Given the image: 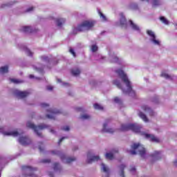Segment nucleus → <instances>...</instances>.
Wrapping results in <instances>:
<instances>
[{
  "mask_svg": "<svg viewBox=\"0 0 177 177\" xmlns=\"http://www.w3.org/2000/svg\"><path fill=\"white\" fill-rule=\"evenodd\" d=\"M160 75H161V77H163L164 78H166V80H172V77H171V75H168L165 72H162Z\"/></svg>",
  "mask_w": 177,
  "mask_h": 177,
  "instance_id": "31",
  "label": "nucleus"
},
{
  "mask_svg": "<svg viewBox=\"0 0 177 177\" xmlns=\"http://www.w3.org/2000/svg\"><path fill=\"white\" fill-rule=\"evenodd\" d=\"M58 82H62V80L60 79L57 80Z\"/></svg>",
  "mask_w": 177,
  "mask_h": 177,
  "instance_id": "60",
  "label": "nucleus"
},
{
  "mask_svg": "<svg viewBox=\"0 0 177 177\" xmlns=\"http://www.w3.org/2000/svg\"><path fill=\"white\" fill-rule=\"evenodd\" d=\"M113 85H115L119 89H122L123 92H125V91H124V88H122V85L121 84V82H120V80H113Z\"/></svg>",
  "mask_w": 177,
  "mask_h": 177,
  "instance_id": "21",
  "label": "nucleus"
},
{
  "mask_svg": "<svg viewBox=\"0 0 177 177\" xmlns=\"http://www.w3.org/2000/svg\"><path fill=\"white\" fill-rule=\"evenodd\" d=\"M9 72V67L8 66H2L0 68V73L1 74H6V73Z\"/></svg>",
  "mask_w": 177,
  "mask_h": 177,
  "instance_id": "24",
  "label": "nucleus"
},
{
  "mask_svg": "<svg viewBox=\"0 0 177 177\" xmlns=\"http://www.w3.org/2000/svg\"><path fill=\"white\" fill-rule=\"evenodd\" d=\"M74 151H75V150H78V148H76L75 149H73Z\"/></svg>",
  "mask_w": 177,
  "mask_h": 177,
  "instance_id": "62",
  "label": "nucleus"
},
{
  "mask_svg": "<svg viewBox=\"0 0 177 177\" xmlns=\"http://www.w3.org/2000/svg\"><path fill=\"white\" fill-rule=\"evenodd\" d=\"M26 126L28 128H30V129H33L35 133H37V136H42V134L38 132V127L35 126L34 123H32L31 122H28Z\"/></svg>",
  "mask_w": 177,
  "mask_h": 177,
  "instance_id": "10",
  "label": "nucleus"
},
{
  "mask_svg": "<svg viewBox=\"0 0 177 177\" xmlns=\"http://www.w3.org/2000/svg\"><path fill=\"white\" fill-rule=\"evenodd\" d=\"M80 118L82 120H88V118H91V116H89L87 114H85V115H82V116H80Z\"/></svg>",
  "mask_w": 177,
  "mask_h": 177,
  "instance_id": "40",
  "label": "nucleus"
},
{
  "mask_svg": "<svg viewBox=\"0 0 177 177\" xmlns=\"http://www.w3.org/2000/svg\"><path fill=\"white\" fill-rule=\"evenodd\" d=\"M91 50H92V52H97V46L93 45L91 46Z\"/></svg>",
  "mask_w": 177,
  "mask_h": 177,
  "instance_id": "41",
  "label": "nucleus"
},
{
  "mask_svg": "<svg viewBox=\"0 0 177 177\" xmlns=\"http://www.w3.org/2000/svg\"><path fill=\"white\" fill-rule=\"evenodd\" d=\"M24 50L26 52L28 56H32V53L27 48H24Z\"/></svg>",
  "mask_w": 177,
  "mask_h": 177,
  "instance_id": "39",
  "label": "nucleus"
},
{
  "mask_svg": "<svg viewBox=\"0 0 177 177\" xmlns=\"http://www.w3.org/2000/svg\"><path fill=\"white\" fill-rule=\"evenodd\" d=\"M129 23H130V26H131V28H133V30H135L136 31H139L140 30V28L138 26V25H136L135 23H133V21H132V20H130Z\"/></svg>",
  "mask_w": 177,
  "mask_h": 177,
  "instance_id": "22",
  "label": "nucleus"
},
{
  "mask_svg": "<svg viewBox=\"0 0 177 177\" xmlns=\"http://www.w3.org/2000/svg\"><path fill=\"white\" fill-rule=\"evenodd\" d=\"M66 85H68V83H66Z\"/></svg>",
  "mask_w": 177,
  "mask_h": 177,
  "instance_id": "64",
  "label": "nucleus"
},
{
  "mask_svg": "<svg viewBox=\"0 0 177 177\" xmlns=\"http://www.w3.org/2000/svg\"><path fill=\"white\" fill-rule=\"evenodd\" d=\"M21 170L24 176L35 177V171L37 168L32 167L31 166L24 165L21 167Z\"/></svg>",
  "mask_w": 177,
  "mask_h": 177,
  "instance_id": "5",
  "label": "nucleus"
},
{
  "mask_svg": "<svg viewBox=\"0 0 177 177\" xmlns=\"http://www.w3.org/2000/svg\"><path fill=\"white\" fill-rule=\"evenodd\" d=\"M102 171H104L106 175V177H109L110 176V171L109 169H108V167L106 166V165H104V163H102Z\"/></svg>",
  "mask_w": 177,
  "mask_h": 177,
  "instance_id": "17",
  "label": "nucleus"
},
{
  "mask_svg": "<svg viewBox=\"0 0 177 177\" xmlns=\"http://www.w3.org/2000/svg\"><path fill=\"white\" fill-rule=\"evenodd\" d=\"M151 156L153 160H155V161L161 160V152L155 151L153 153L151 154Z\"/></svg>",
  "mask_w": 177,
  "mask_h": 177,
  "instance_id": "16",
  "label": "nucleus"
},
{
  "mask_svg": "<svg viewBox=\"0 0 177 177\" xmlns=\"http://www.w3.org/2000/svg\"><path fill=\"white\" fill-rule=\"evenodd\" d=\"M30 93L28 91H17L15 95L17 97H19V99H24L25 97H27V96H29Z\"/></svg>",
  "mask_w": 177,
  "mask_h": 177,
  "instance_id": "13",
  "label": "nucleus"
},
{
  "mask_svg": "<svg viewBox=\"0 0 177 177\" xmlns=\"http://www.w3.org/2000/svg\"><path fill=\"white\" fill-rule=\"evenodd\" d=\"M41 162H42L43 164H49V162H50V159L41 160Z\"/></svg>",
  "mask_w": 177,
  "mask_h": 177,
  "instance_id": "42",
  "label": "nucleus"
},
{
  "mask_svg": "<svg viewBox=\"0 0 177 177\" xmlns=\"http://www.w3.org/2000/svg\"><path fill=\"white\" fill-rule=\"evenodd\" d=\"M19 142L23 146H27V145H30L31 143V140L27 136L20 137L19 139Z\"/></svg>",
  "mask_w": 177,
  "mask_h": 177,
  "instance_id": "11",
  "label": "nucleus"
},
{
  "mask_svg": "<svg viewBox=\"0 0 177 177\" xmlns=\"http://www.w3.org/2000/svg\"><path fill=\"white\" fill-rule=\"evenodd\" d=\"M39 151L42 152L44 151V147H41V146H39Z\"/></svg>",
  "mask_w": 177,
  "mask_h": 177,
  "instance_id": "53",
  "label": "nucleus"
},
{
  "mask_svg": "<svg viewBox=\"0 0 177 177\" xmlns=\"http://www.w3.org/2000/svg\"><path fill=\"white\" fill-rule=\"evenodd\" d=\"M142 109L143 111H145V113H149L151 117H153V115H154V111H152L151 108L147 106V105H143L142 106Z\"/></svg>",
  "mask_w": 177,
  "mask_h": 177,
  "instance_id": "15",
  "label": "nucleus"
},
{
  "mask_svg": "<svg viewBox=\"0 0 177 177\" xmlns=\"http://www.w3.org/2000/svg\"><path fill=\"white\" fill-rule=\"evenodd\" d=\"M147 34L151 37V41L155 45H160V41L156 39V35L154 34V32L151 30H147Z\"/></svg>",
  "mask_w": 177,
  "mask_h": 177,
  "instance_id": "12",
  "label": "nucleus"
},
{
  "mask_svg": "<svg viewBox=\"0 0 177 177\" xmlns=\"http://www.w3.org/2000/svg\"><path fill=\"white\" fill-rule=\"evenodd\" d=\"M76 110H77V111H82V108H77Z\"/></svg>",
  "mask_w": 177,
  "mask_h": 177,
  "instance_id": "55",
  "label": "nucleus"
},
{
  "mask_svg": "<svg viewBox=\"0 0 177 177\" xmlns=\"http://www.w3.org/2000/svg\"><path fill=\"white\" fill-rule=\"evenodd\" d=\"M21 31H22V32H34V30H32L30 26H24L21 29Z\"/></svg>",
  "mask_w": 177,
  "mask_h": 177,
  "instance_id": "20",
  "label": "nucleus"
},
{
  "mask_svg": "<svg viewBox=\"0 0 177 177\" xmlns=\"http://www.w3.org/2000/svg\"><path fill=\"white\" fill-rule=\"evenodd\" d=\"M41 109H45L46 107H49V104H45V103H41Z\"/></svg>",
  "mask_w": 177,
  "mask_h": 177,
  "instance_id": "44",
  "label": "nucleus"
},
{
  "mask_svg": "<svg viewBox=\"0 0 177 177\" xmlns=\"http://www.w3.org/2000/svg\"><path fill=\"white\" fill-rule=\"evenodd\" d=\"M107 124H104L102 132H106L107 133H114V130L113 129H106Z\"/></svg>",
  "mask_w": 177,
  "mask_h": 177,
  "instance_id": "18",
  "label": "nucleus"
},
{
  "mask_svg": "<svg viewBox=\"0 0 177 177\" xmlns=\"http://www.w3.org/2000/svg\"><path fill=\"white\" fill-rule=\"evenodd\" d=\"M142 1H147V2H149V0H141Z\"/></svg>",
  "mask_w": 177,
  "mask_h": 177,
  "instance_id": "61",
  "label": "nucleus"
},
{
  "mask_svg": "<svg viewBox=\"0 0 177 177\" xmlns=\"http://www.w3.org/2000/svg\"><path fill=\"white\" fill-rule=\"evenodd\" d=\"M51 153L54 156H59L62 161H64V160H66V164H70L71 162H73V161H75L77 160L75 158H71V157L67 158L64 155V153H63L60 151H52Z\"/></svg>",
  "mask_w": 177,
  "mask_h": 177,
  "instance_id": "6",
  "label": "nucleus"
},
{
  "mask_svg": "<svg viewBox=\"0 0 177 177\" xmlns=\"http://www.w3.org/2000/svg\"><path fill=\"white\" fill-rule=\"evenodd\" d=\"M95 21H84L77 26L76 30L79 31V32H82V31H88L91 30V28H93V27L95 26Z\"/></svg>",
  "mask_w": 177,
  "mask_h": 177,
  "instance_id": "3",
  "label": "nucleus"
},
{
  "mask_svg": "<svg viewBox=\"0 0 177 177\" xmlns=\"http://www.w3.org/2000/svg\"><path fill=\"white\" fill-rule=\"evenodd\" d=\"M120 131H133L136 133H139L140 132V126L135 124H122Z\"/></svg>",
  "mask_w": 177,
  "mask_h": 177,
  "instance_id": "4",
  "label": "nucleus"
},
{
  "mask_svg": "<svg viewBox=\"0 0 177 177\" xmlns=\"http://www.w3.org/2000/svg\"><path fill=\"white\" fill-rule=\"evenodd\" d=\"M47 89H48V91H53V87H52L50 86H47Z\"/></svg>",
  "mask_w": 177,
  "mask_h": 177,
  "instance_id": "52",
  "label": "nucleus"
},
{
  "mask_svg": "<svg viewBox=\"0 0 177 177\" xmlns=\"http://www.w3.org/2000/svg\"><path fill=\"white\" fill-rule=\"evenodd\" d=\"M130 172H136V168L135 167H131Z\"/></svg>",
  "mask_w": 177,
  "mask_h": 177,
  "instance_id": "49",
  "label": "nucleus"
},
{
  "mask_svg": "<svg viewBox=\"0 0 177 177\" xmlns=\"http://www.w3.org/2000/svg\"><path fill=\"white\" fill-rule=\"evenodd\" d=\"M93 106L95 110H103L104 109L103 106H102V105H100L99 104H95L93 105Z\"/></svg>",
  "mask_w": 177,
  "mask_h": 177,
  "instance_id": "34",
  "label": "nucleus"
},
{
  "mask_svg": "<svg viewBox=\"0 0 177 177\" xmlns=\"http://www.w3.org/2000/svg\"><path fill=\"white\" fill-rule=\"evenodd\" d=\"M48 113H50V115L48 114L46 115L47 118H49L50 120H55V115L56 114H60L62 112L59 110L56 109H48L47 110Z\"/></svg>",
  "mask_w": 177,
  "mask_h": 177,
  "instance_id": "8",
  "label": "nucleus"
},
{
  "mask_svg": "<svg viewBox=\"0 0 177 177\" xmlns=\"http://www.w3.org/2000/svg\"><path fill=\"white\" fill-rule=\"evenodd\" d=\"M116 153H118V149H113L111 153H106L105 155L106 160H114V154Z\"/></svg>",
  "mask_w": 177,
  "mask_h": 177,
  "instance_id": "14",
  "label": "nucleus"
},
{
  "mask_svg": "<svg viewBox=\"0 0 177 177\" xmlns=\"http://www.w3.org/2000/svg\"><path fill=\"white\" fill-rule=\"evenodd\" d=\"M115 73H118L119 78H120L122 82H124V84H125V85L127 86V91L125 92V93H133L135 95V91L132 89L131 81H129L128 75H126L125 72H124V71L122 69H118Z\"/></svg>",
  "mask_w": 177,
  "mask_h": 177,
  "instance_id": "1",
  "label": "nucleus"
},
{
  "mask_svg": "<svg viewBox=\"0 0 177 177\" xmlns=\"http://www.w3.org/2000/svg\"><path fill=\"white\" fill-rule=\"evenodd\" d=\"M30 78H34V75H30Z\"/></svg>",
  "mask_w": 177,
  "mask_h": 177,
  "instance_id": "58",
  "label": "nucleus"
},
{
  "mask_svg": "<svg viewBox=\"0 0 177 177\" xmlns=\"http://www.w3.org/2000/svg\"><path fill=\"white\" fill-rule=\"evenodd\" d=\"M50 132H51V133H55V130L50 129Z\"/></svg>",
  "mask_w": 177,
  "mask_h": 177,
  "instance_id": "56",
  "label": "nucleus"
},
{
  "mask_svg": "<svg viewBox=\"0 0 177 177\" xmlns=\"http://www.w3.org/2000/svg\"><path fill=\"white\" fill-rule=\"evenodd\" d=\"M37 128L40 130H42V129H46L47 128H49V126L45 124H39Z\"/></svg>",
  "mask_w": 177,
  "mask_h": 177,
  "instance_id": "33",
  "label": "nucleus"
},
{
  "mask_svg": "<svg viewBox=\"0 0 177 177\" xmlns=\"http://www.w3.org/2000/svg\"><path fill=\"white\" fill-rule=\"evenodd\" d=\"M3 131V128H0V132H2Z\"/></svg>",
  "mask_w": 177,
  "mask_h": 177,
  "instance_id": "59",
  "label": "nucleus"
},
{
  "mask_svg": "<svg viewBox=\"0 0 177 177\" xmlns=\"http://www.w3.org/2000/svg\"><path fill=\"white\" fill-rule=\"evenodd\" d=\"M130 9H131V10H138V9H139V6L136 3H133L130 4Z\"/></svg>",
  "mask_w": 177,
  "mask_h": 177,
  "instance_id": "28",
  "label": "nucleus"
},
{
  "mask_svg": "<svg viewBox=\"0 0 177 177\" xmlns=\"http://www.w3.org/2000/svg\"><path fill=\"white\" fill-rule=\"evenodd\" d=\"M11 82H14V84H19L20 81L16 79H10Z\"/></svg>",
  "mask_w": 177,
  "mask_h": 177,
  "instance_id": "45",
  "label": "nucleus"
},
{
  "mask_svg": "<svg viewBox=\"0 0 177 177\" xmlns=\"http://www.w3.org/2000/svg\"><path fill=\"white\" fill-rule=\"evenodd\" d=\"M87 158H88L87 160L88 164H92V162H94L95 161H99V160H100V157H99V156H91V152H88Z\"/></svg>",
  "mask_w": 177,
  "mask_h": 177,
  "instance_id": "9",
  "label": "nucleus"
},
{
  "mask_svg": "<svg viewBox=\"0 0 177 177\" xmlns=\"http://www.w3.org/2000/svg\"><path fill=\"white\" fill-rule=\"evenodd\" d=\"M139 117L142 118L145 121V122H149V119L147 118V116L145 115L142 111H140L138 113Z\"/></svg>",
  "mask_w": 177,
  "mask_h": 177,
  "instance_id": "23",
  "label": "nucleus"
},
{
  "mask_svg": "<svg viewBox=\"0 0 177 177\" xmlns=\"http://www.w3.org/2000/svg\"><path fill=\"white\" fill-rule=\"evenodd\" d=\"M32 10H34V7H30L29 8H28L26 12H32Z\"/></svg>",
  "mask_w": 177,
  "mask_h": 177,
  "instance_id": "48",
  "label": "nucleus"
},
{
  "mask_svg": "<svg viewBox=\"0 0 177 177\" xmlns=\"http://www.w3.org/2000/svg\"><path fill=\"white\" fill-rule=\"evenodd\" d=\"M69 52L70 53H71V55H73V57H75L77 56V55L75 54V52L74 51V49L70 48Z\"/></svg>",
  "mask_w": 177,
  "mask_h": 177,
  "instance_id": "43",
  "label": "nucleus"
},
{
  "mask_svg": "<svg viewBox=\"0 0 177 177\" xmlns=\"http://www.w3.org/2000/svg\"><path fill=\"white\" fill-rule=\"evenodd\" d=\"M115 59H116V60H118V57H116Z\"/></svg>",
  "mask_w": 177,
  "mask_h": 177,
  "instance_id": "63",
  "label": "nucleus"
},
{
  "mask_svg": "<svg viewBox=\"0 0 177 177\" xmlns=\"http://www.w3.org/2000/svg\"><path fill=\"white\" fill-rule=\"evenodd\" d=\"M64 139H68V137H62L59 141H58V145H60V143L62 142H63V140H64Z\"/></svg>",
  "mask_w": 177,
  "mask_h": 177,
  "instance_id": "46",
  "label": "nucleus"
},
{
  "mask_svg": "<svg viewBox=\"0 0 177 177\" xmlns=\"http://www.w3.org/2000/svg\"><path fill=\"white\" fill-rule=\"evenodd\" d=\"M161 5V0H152V6L153 7L160 6Z\"/></svg>",
  "mask_w": 177,
  "mask_h": 177,
  "instance_id": "30",
  "label": "nucleus"
},
{
  "mask_svg": "<svg viewBox=\"0 0 177 177\" xmlns=\"http://www.w3.org/2000/svg\"><path fill=\"white\" fill-rule=\"evenodd\" d=\"M4 135H7V136H19V133H18V131H11V132H5Z\"/></svg>",
  "mask_w": 177,
  "mask_h": 177,
  "instance_id": "25",
  "label": "nucleus"
},
{
  "mask_svg": "<svg viewBox=\"0 0 177 177\" xmlns=\"http://www.w3.org/2000/svg\"><path fill=\"white\" fill-rule=\"evenodd\" d=\"M113 100L115 103H118L119 104H121L122 103V101L118 97H115Z\"/></svg>",
  "mask_w": 177,
  "mask_h": 177,
  "instance_id": "38",
  "label": "nucleus"
},
{
  "mask_svg": "<svg viewBox=\"0 0 177 177\" xmlns=\"http://www.w3.org/2000/svg\"><path fill=\"white\" fill-rule=\"evenodd\" d=\"M126 167H127V166H125V165H121L120 166V171H121V172H120V176H122V177H124V176H125V174H124V169H125Z\"/></svg>",
  "mask_w": 177,
  "mask_h": 177,
  "instance_id": "27",
  "label": "nucleus"
},
{
  "mask_svg": "<svg viewBox=\"0 0 177 177\" xmlns=\"http://www.w3.org/2000/svg\"><path fill=\"white\" fill-rule=\"evenodd\" d=\"M64 23H66V19L63 18H59L57 19V26H58V27H62V24Z\"/></svg>",
  "mask_w": 177,
  "mask_h": 177,
  "instance_id": "26",
  "label": "nucleus"
},
{
  "mask_svg": "<svg viewBox=\"0 0 177 177\" xmlns=\"http://www.w3.org/2000/svg\"><path fill=\"white\" fill-rule=\"evenodd\" d=\"M37 71H39L40 73H44V68H36Z\"/></svg>",
  "mask_w": 177,
  "mask_h": 177,
  "instance_id": "50",
  "label": "nucleus"
},
{
  "mask_svg": "<svg viewBox=\"0 0 177 177\" xmlns=\"http://www.w3.org/2000/svg\"><path fill=\"white\" fill-rule=\"evenodd\" d=\"M54 171H60V165L58 162L54 163Z\"/></svg>",
  "mask_w": 177,
  "mask_h": 177,
  "instance_id": "35",
  "label": "nucleus"
},
{
  "mask_svg": "<svg viewBox=\"0 0 177 177\" xmlns=\"http://www.w3.org/2000/svg\"><path fill=\"white\" fill-rule=\"evenodd\" d=\"M174 164L175 167H176L177 166V160H175Z\"/></svg>",
  "mask_w": 177,
  "mask_h": 177,
  "instance_id": "57",
  "label": "nucleus"
},
{
  "mask_svg": "<svg viewBox=\"0 0 177 177\" xmlns=\"http://www.w3.org/2000/svg\"><path fill=\"white\" fill-rule=\"evenodd\" d=\"M41 59L43 60H48V57L43 56V57H41Z\"/></svg>",
  "mask_w": 177,
  "mask_h": 177,
  "instance_id": "54",
  "label": "nucleus"
},
{
  "mask_svg": "<svg viewBox=\"0 0 177 177\" xmlns=\"http://www.w3.org/2000/svg\"><path fill=\"white\" fill-rule=\"evenodd\" d=\"M99 15L103 21H107V18L106 15H104L103 12L99 11Z\"/></svg>",
  "mask_w": 177,
  "mask_h": 177,
  "instance_id": "36",
  "label": "nucleus"
},
{
  "mask_svg": "<svg viewBox=\"0 0 177 177\" xmlns=\"http://www.w3.org/2000/svg\"><path fill=\"white\" fill-rule=\"evenodd\" d=\"M142 136L146 138V139H149L151 142H153L155 143H158L160 142V139L157 137L154 136L153 134H149L147 133H143Z\"/></svg>",
  "mask_w": 177,
  "mask_h": 177,
  "instance_id": "7",
  "label": "nucleus"
},
{
  "mask_svg": "<svg viewBox=\"0 0 177 177\" xmlns=\"http://www.w3.org/2000/svg\"><path fill=\"white\" fill-rule=\"evenodd\" d=\"M131 148L133 149V151H130V153L132 156H135L136 154H138L140 156V157L144 158L145 156H146V149H145V147L140 143H134Z\"/></svg>",
  "mask_w": 177,
  "mask_h": 177,
  "instance_id": "2",
  "label": "nucleus"
},
{
  "mask_svg": "<svg viewBox=\"0 0 177 177\" xmlns=\"http://www.w3.org/2000/svg\"><path fill=\"white\" fill-rule=\"evenodd\" d=\"M62 131H70V127L68 126H66L65 127L62 128Z\"/></svg>",
  "mask_w": 177,
  "mask_h": 177,
  "instance_id": "47",
  "label": "nucleus"
},
{
  "mask_svg": "<svg viewBox=\"0 0 177 177\" xmlns=\"http://www.w3.org/2000/svg\"><path fill=\"white\" fill-rule=\"evenodd\" d=\"M48 175H49V176H50V177H54V176H55V174H54L53 172H52V171H50V172L48 173Z\"/></svg>",
  "mask_w": 177,
  "mask_h": 177,
  "instance_id": "51",
  "label": "nucleus"
},
{
  "mask_svg": "<svg viewBox=\"0 0 177 177\" xmlns=\"http://www.w3.org/2000/svg\"><path fill=\"white\" fill-rule=\"evenodd\" d=\"M15 1H10V3H7V4H2L1 5V8H6L8 6H12V5H15Z\"/></svg>",
  "mask_w": 177,
  "mask_h": 177,
  "instance_id": "37",
  "label": "nucleus"
},
{
  "mask_svg": "<svg viewBox=\"0 0 177 177\" xmlns=\"http://www.w3.org/2000/svg\"><path fill=\"white\" fill-rule=\"evenodd\" d=\"M160 21H162V23H163V24H166V26H168V24H169V21L165 17H160Z\"/></svg>",
  "mask_w": 177,
  "mask_h": 177,
  "instance_id": "29",
  "label": "nucleus"
},
{
  "mask_svg": "<svg viewBox=\"0 0 177 177\" xmlns=\"http://www.w3.org/2000/svg\"><path fill=\"white\" fill-rule=\"evenodd\" d=\"M120 24L121 26H127V18L122 16L120 19Z\"/></svg>",
  "mask_w": 177,
  "mask_h": 177,
  "instance_id": "32",
  "label": "nucleus"
},
{
  "mask_svg": "<svg viewBox=\"0 0 177 177\" xmlns=\"http://www.w3.org/2000/svg\"><path fill=\"white\" fill-rule=\"evenodd\" d=\"M71 73L72 75L77 77V75H80V74H81V70H80V68H73V69H71Z\"/></svg>",
  "mask_w": 177,
  "mask_h": 177,
  "instance_id": "19",
  "label": "nucleus"
}]
</instances>
